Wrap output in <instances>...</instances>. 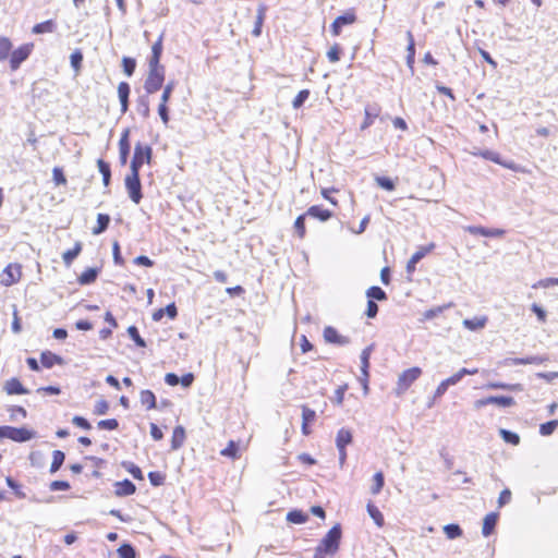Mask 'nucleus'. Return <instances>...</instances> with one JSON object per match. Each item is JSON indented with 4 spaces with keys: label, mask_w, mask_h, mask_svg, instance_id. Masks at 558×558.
<instances>
[{
    "label": "nucleus",
    "mask_w": 558,
    "mask_h": 558,
    "mask_svg": "<svg viewBox=\"0 0 558 558\" xmlns=\"http://www.w3.org/2000/svg\"><path fill=\"white\" fill-rule=\"evenodd\" d=\"M40 361L46 368H50L54 364H61L62 359L59 355L47 351L41 353Z\"/></svg>",
    "instance_id": "7c9ffc66"
},
{
    "label": "nucleus",
    "mask_w": 558,
    "mask_h": 558,
    "mask_svg": "<svg viewBox=\"0 0 558 558\" xmlns=\"http://www.w3.org/2000/svg\"><path fill=\"white\" fill-rule=\"evenodd\" d=\"M22 277V266L17 263L9 264L2 271L1 283L10 287L20 281Z\"/></svg>",
    "instance_id": "423d86ee"
},
{
    "label": "nucleus",
    "mask_w": 558,
    "mask_h": 558,
    "mask_svg": "<svg viewBox=\"0 0 558 558\" xmlns=\"http://www.w3.org/2000/svg\"><path fill=\"white\" fill-rule=\"evenodd\" d=\"M4 390L8 395H25L28 392L16 378L9 379L4 385Z\"/></svg>",
    "instance_id": "5701e85b"
},
{
    "label": "nucleus",
    "mask_w": 558,
    "mask_h": 558,
    "mask_svg": "<svg viewBox=\"0 0 558 558\" xmlns=\"http://www.w3.org/2000/svg\"><path fill=\"white\" fill-rule=\"evenodd\" d=\"M140 401L143 407H145L146 410H151L157 407L156 403V396L151 390L145 389L142 390L140 393Z\"/></svg>",
    "instance_id": "b1692460"
},
{
    "label": "nucleus",
    "mask_w": 558,
    "mask_h": 558,
    "mask_svg": "<svg viewBox=\"0 0 558 558\" xmlns=\"http://www.w3.org/2000/svg\"><path fill=\"white\" fill-rule=\"evenodd\" d=\"M466 368L463 367L461 369H459L456 374H453L452 376L446 378L447 383L450 385V386H454L457 385L465 375H466Z\"/></svg>",
    "instance_id": "680f3d73"
},
{
    "label": "nucleus",
    "mask_w": 558,
    "mask_h": 558,
    "mask_svg": "<svg viewBox=\"0 0 558 558\" xmlns=\"http://www.w3.org/2000/svg\"><path fill=\"white\" fill-rule=\"evenodd\" d=\"M308 519V515L301 510H292L287 514V521L294 524L305 523Z\"/></svg>",
    "instance_id": "72a5a7b5"
},
{
    "label": "nucleus",
    "mask_w": 558,
    "mask_h": 558,
    "mask_svg": "<svg viewBox=\"0 0 558 558\" xmlns=\"http://www.w3.org/2000/svg\"><path fill=\"white\" fill-rule=\"evenodd\" d=\"M500 436L501 438L506 441V442H509L511 445H519L520 442V437L518 434L513 433V432H510V430H507V429H500Z\"/></svg>",
    "instance_id": "a18cd8bd"
},
{
    "label": "nucleus",
    "mask_w": 558,
    "mask_h": 558,
    "mask_svg": "<svg viewBox=\"0 0 558 558\" xmlns=\"http://www.w3.org/2000/svg\"><path fill=\"white\" fill-rule=\"evenodd\" d=\"M488 322V317L485 315L482 316H475L473 318H465L462 322V325L465 329L470 331H478L486 327Z\"/></svg>",
    "instance_id": "dca6fc26"
},
{
    "label": "nucleus",
    "mask_w": 558,
    "mask_h": 558,
    "mask_svg": "<svg viewBox=\"0 0 558 558\" xmlns=\"http://www.w3.org/2000/svg\"><path fill=\"white\" fill-rule=\"evenodd\" d=\"M376 183L378 184V186H380L381 189H385L387 191H392L395 190V183L391 179L389 178H386V177H376L375 179Z\"/></svg>",
    "instance_id": "13d9d810"
},
{
    "label": "nucleus",
    "mask_w": 558,
    "mask_h": 558,
    "mask_svg": "<svg viewBox=\"0 0 558 558\" xmlns=\"http://www.w3.org/2000/svg\"><path fill=\"white\" fill-rule=\"evenodd\" d=\"M34 49V44H24L13 50L10 54V68L12 71H16L21 64L28 59Z\"/></svg>",
    "instance_id": "39448f33"
},
{
    "label": "nucleus",
    "mask_w": 558,
    "mask_h": 558,
    "mask_svg": "<svg viewBox=\"0 0 558 558\" xmlns=\"http://www.w3.org/2000/svg\"><path fill=\"white\" fill-rule=\"evenodd\" d=\"M266 10L267 9L265 5H259L257 9L256 21H255L254 28L252 31V35L255 37H258L262 34V26H263V23L265 20Z\"/></svg>",
    "instance_id": "c85d7f7f"
},
{
    "label": "nucleus",
    "mask_w": 558,
    "mask_h": 558,
    "mask_svg": "<svg viewBox=\"0 0 558 558\" xmlns=\"http://www.w3.org/2000/svg\"><path fill=\"white\" fill-rule=\"evenodd\" d=\"M364 113H365V119H364V122L361 124V130H366L374 123V120L380 113V108L376 104L367 105L365 107Z\"/></svg>",
    "instance_id": "f3484780"
},
{
    "label": "nucleus",
    "mask_w": 558,
    "mask_h": 558,
    "mask_svg": "<svg viewBox=\"0 0 558 558\" xmlns=\"http://www.w3.org/2000/svg\"><path fill=\"white\" fill-rule=\"evenodd\" d=\"M185 439V430L182 426H177L173 429L172 437H171V448L172 450H178L182 447Z\"/></svg>",
    "instance_id": "a878e982"
},
{
    "label": "nucleus",
    "mask_w": 558,
    "mask_h": 558,
    "mask_svg": "<svg viewBox=\"0 0 558 558\" xmlns=\"http://www.w3.org/2000/svg\"><path fill=\"white\" fill-rule=\"evenodd\" d=\"M153 158V149L149 145H144L141 142L136 143L134 147V155L131 160L130 169L133 172H140L144 163H150Z\"/></svg>",
    "instance_id": "f03ea898"
},
{
    "label": "nucleus",
    "mask_w": 558,
    "mask_h": 558,
    "mask_svg": "<svg viewBox=\"0 0 558 558\" xmlns=\"http://www.w3.org/2000/svg\"><path fill=\"white\" fill-rule=\"evenodd\" d=\"M374 350V345L371 344L368 347H366L362 353H361V372H362V375H363V378L361 379L362 383H363V387H364V390L367 391L368 389V367H369V356L372 354Z\"/></svg>",
    "instance_id": "9b49d317"
},
{
    "label": "nucleus",
    "mask_w": 558,
    "mask_h": 558,
    "mask_svg": "<svg viewBox=\"0 0 558 558\" xmlns=\"http://www.w3.org/2000/svg\"><path fill=\"white\" fill-rule=\"evenodd\" d=\"M64 459H65V456H64V453L62 451L54 450L53 454H52V463H51V466H50V472L51 473L57 472L61 468V465L63 464Z\"/></svg>",
    "instance_id": "ea45409f"
},
{
    "label": "nucleus",
    "mask_w": 558,
    "mask_h": 558,
    "mask_svg": "<svg viewBox=\"0 0 558 558\" xmlns=\"http://www.w3.org/2000/svg\"><path fill=\"white\" fill-rule=\"evenodd\" d=\"M130 92V85L126 82H121L118 85V96L121 104L122 113H125L128 111Z\"/></svg>",
    "instance_id": "a211bd4d"
},
{
    "label": "nucleus",
    "mask_w": 558,
    "mask_h": 558,
    "mask_svg": "<svg viewBox=\"0 0 558 558\" xmlns=\"http://www.w3.org/2000/svg\"><path fill=\"white\" fill-rule=\"evenodd\" d=\"M498 515L496 513H488L483 521L482 533L484 536H489L497 523Z\"/></svg>",
    "instance_id": "bb28decb"
},
{
    "label": "nucleus",
    "mask_w": 558,
    "mask_h": 558,
    "mask_svg": "<svg viewBox=\"0 0 558 558\" xmlns=\"http://www.w3.org/2000/svg\"><path fill=\"white\" fill-rule=\"evenodd\" d=\"M471 154L474 155V156H481L484 159H487V160H490V161H493L495 163L501 165V166H504L507 169H514L512 162H505V161H502L500 159L499 154L496 153V151L485 149V150H474Z\"/></svg>",
    "instance_id": "2eb2a0df"
},
{
    "label": "nucleus",
    "mask_w": 558,
    "mask_h": 558,
    "mask_svg": "<svg viewBox=\"0 0 558 558\" xmlns=\"http://www.w3.org/2000/svg\"><path fill=\"white\" fill-rule=\"evenodd\" d=\"M97 166H98V170L99 172L102 174V182H104V185L105 186H108L109 183H110V178H111V171H110V166L109 163H107L105 160L102 159H98L97 160Z\"/></svg>",
    "instance_id": "f704fd0d"
},
{
    "label": "nucleus",
    "mask_w": 558,
    "mask_h": 558,
    "mask_svg": "<svg viewBox=\"0 0 558 558\" xmlns=\"http://www.w3.org/2000/svg\"><path fill=\"white\" fill-rule=\"evenodd\" d=\"M57 29V24L53 20H47L33 26L32 33L39 35L46 33H53Z\"/></svg>",
    "instance_id": "393cba45"
},
{
    "label": "nucleus",
    "mask_w": 558,
    "mask_h": 558,
    "mask_svg": "<svg viewBox=\"0 0 558 558\" xmlns=\"http://www.w3.org/2000/svg\"><path fill=\"white\" fill-rule=\"evenodd\" d=\"M465 231L473 235H482L488 238H500L505 234L504 229H487L481 226H468Z\"/></svg>",
    "instance_id": "ddd939ff"
},
{
    "label": "nucleus",
    "mask_w": 558,
    "mask_h": 558,
    "mask_svg": "<svg viewBox=\"0 0 558 558\" xmlns=\"http://www.w3.org/2000/svg\"><path fill=\"white\" fill-rule=\"evenodd\" d=\"M557 426H558V421H556V420L546 422L539 426V433L543 436H549L555 432Z\"/></svg>",
    "instance_id": "49530a36"
},
{
    "label": "nucleus",
    "mask_w": 558,
    "mask_h": 558,
    "mask_svg": "<svg viewBox=\"0 0 558 558\" xmlns=\"http://www.w3.org/2000/svg\"><path fill=\"white\" fill-rule=\"evenodd\" d=\"M323 336L327 343L337 345H347L350 343V339L348 337L340 335L337 329L331 326L325 327Z\"/></svg>",
    "instance_id": "9d476101"
},
{
    "label": "nucleus",
    "mask_w": 558,
    "mask_h": 558,
    "mask_svg": "<svg viewBox=\"0 0 558 558\" xmlns=\"http://www.w3.org/2000/svg\"><path fill=\"white\" fill-rule=\"evenodd\" d=\"M353 440L352 432L345 427H342L338 430L336 437V447L337 449H343L348 445H350Z\"/></svg>",
    "instance_id": "aec40b11"
},
{
    "label": "nucleus",
    "mask_w": 558,
    "mask_h": 558,
    "mask_svg": "<svg viewBox=\"0 0 558 558\" xmlns=\"http://www.w3.org/2000/svg\"><path fill=\"white\" fill-rule=\"evenodd\" d=\"M374 484L371 488L372 494L377 495L384 486V474L381 472L375 473L373 477Z\"/></svg>",
    "instance_id": "de8ad7c7"
},
{
    "label": "nucleus",
    "mask_w": 558,
    "mask_h": 558,
    "mask_svg": "<svg viewBox=\"0 0 558 558\" xmlns=\"http://www.w3.org/2000/svg\"><path fill=\"white\" fill-rule=\"evenodd\" d=\"M549 360L547 355H532L526 357H508L502 361L504 365H526V364H544Z\"/></svg>",
    "instance_id": "1a4fd4ad"
},
{
    "label": "nucleus",
    "mask_w": 558,
    "mask_h": 558,
    "mask_svg": "<svg viewBox=\"0 0 558 558\" xmlns=\"http://www.w3.org/2000/svg\"><path fill=\"white\" fill-rule=\"evenodd\" d=\"M122 64H123L124 73L128 76H131L134 73V71H135V66H136L135 60L132 59V58L124 57L123 60H122Z\"/></svg>",
    "instance_id": "864d4df0"
},
{
    "label": "nucleus",
    "mask_w": 558,
    "mask_h": 558,
    "mask_svg": "<svg viewBox=\"0 0 558 558\" xmlns=\"http://www.w3.org/2000/svg\"><path fill=\"white\" fill-rule=\"evenodd\" d=\"M421 375L422 369L416 366L403 371L399 375L395 393L397 396H402Z\"/></svg>",
    "instance_id": "7ed1b4c3"
},
{
    "label": "nucleus",
    "mask_w": 558,
    "mask_h": 558,
    "mask_svg": "<svg viewBox=\"0 0 558 558\" xmlns=\"http://www.w3.org/2000/svg\"><path fill=\"white\" fill-rule=\"evenodd\" d=\"M149 71L158 70V71H165V66L160 64V56L151 54L149 59Z\"/></svg>",
    "instance_id": "338daca9"
},
{
    "label": "nucleus",
    "mask_w": 558,
    "mask_h": 558,
    "mask_svg": "<svg viewBox=\"0 0 558 558\" xmlns=\"http://www.w3.org/2000/svg\"><path fill=\"white\" fill-rule=\"evenodd\" d=\"M367 296L371 299V300H378V301H383V300H386L387 299V295H386V292L379 288V287H371L367 292H366Z\"/></svg>",
    "instance_id": "37998d69"
},
{
    "label": "nucleus",
    "mask_w": 558,
    "mask_h": 558,
    "mask_svg": "<svg viewBox=\"0 0 558 558\" xmlns=\"http://www.w3.org/2000/svg\"><path fill=\"white\" fill-rule=\"evenodd\" d=\"M341 535L342 532L340 524L333 525L320 541V544L317 546V548L325 551L326 555H335L339 549Z\"/></svg>",
    "instance_id": "f257e3e1"
},
{
    "label": "nucleus",
    "mask_w": 558,
    "mask_h": 558,
    "mask_svg": "<svg viewBox=\"0 0 558 558\" xmlns=\"http://www.w3.org/2000/svg\"><path fill=\"white\" fill-rule=\"evenodd\" d=\"M124 184L131 201L138 204L143 197L140 172H133L131 170L125 177Z\"/></svg>",
    "instance_id": "20e7f679"
},
{
    "label": "nucleus",
    "mask_w": 558,
    "mask_h": 558,
    "mask_svg": "<svg viewBox=\"0 0 558 558\" xmlns=\"http://www.w3.org/2000/svg\"><path fill=\"white\" fill-rule=\"evenodd\" d=\"M118 554L120 558H135V550L130 544H123L119 547Z\"/></svg>",
    "instance_id": "3c124183"
},
{
    "label": "nucleus",
    "mask_w": 558,
    "mask_h": 558,
    "mask_svg": "<svg viewBox=\"0 0 558 558\" xmlns=\"http://www.w3.org/2000/svg\"><path fill=\"white\" fill-rule=\"evenodd\" d=\"M407 38L409 41L408 47H407V52H408L407 64L410 68H413L414 60H415V43H414L413 34L411 31L407 32Z\"/></svg>",
    "instance_id": "cd10ccee"
},
{
    "label": "nucleus",
    "mask_w": 558,
    "mask_h": 558,
    "mask_svg": "<svg viewBox=\"0 0 558 558\" xmlns=\"http://www.w3.org/2000/svg\"><path fill=\"white\" fill-rule=\"evenodd\" d=\"M72 423L74 425H76L77 427H81L83 429H90L92 428V425L89 424V422L86 418H84L83 416H78V415L74 416L72 418Z\"/></svg>",
    "instance_id": "774afa93"
},
{
    "label": "nucleus",
    "mask_w": 558,
    "mask_h": 558,
    "mask_svg": "<svg viewBox=\"0 0 558 558\" xmlns=\"http://www.w3.org/2000/svg\"><path fill=\"white\" fill-rule=\"evenodd\" d=\"M12 49V43L8 37L0 36V61L8 59Z\"/></svg>",
    "instance_id": "4c0bfd02"
},
{
    "label": "nucleus",
    "mask_w": 558,
    "mask_h": 558,
    "mask_svg": "<svg viewBox=\"0 0 558 558\" xmlns=\"http://www.w3.org/2000/svg\"><path fill=\"white\" fill-rule=\"evenodd\" d=\"M108 410H109V403L106 400L100 399L95 404L94 413L97 415H104L108 412Z\"/></svg>",
    "instance_id": "0e129e2a"
},
{
    "label": "nucleus",
    "mask_w": 558,
    "mask_h": 558,
    "mask_svg": "<svg viewBox=\"0 0 558 558\" xmlns=\"http://www.w3.org/2000/svg\"><path fill=\"white\" fill-rule=\"evenodd\" d=\"M444 532L449 539H454L462 535V530L458 524H447L444 526Z\"/></svg>",
    "instance_id": "79ce46f5"
},
{
    "label": "nucleus",
    "mask_w": 558,
    "mask_h": 558,
    "mask_svg": "<svg viewBox=\"0 0 558 558\" xmlns=\"http://www.w3.org/2000/svg\"><path fill=\"white\" fill-rule=\"evenodd\" d=\"M81 251H82V243L76 242L74 244L73 248L68 250L62 254L63 263L66 266H70L73 263V260L80 255Z\"/></svg>",
    "instance_id": "c756f323"
},
{
    "label": "nucleus",
    "mask_w": 558,
    "mask_h": 558,
    "mask_svg": "<svg viewBox=\"0 0 558 558\" xmlns=\"http://www.w3.org/2000/svg\"><path fill=\"white\" fill-rule=\"evenodd\" d=\"M97 425H98V428H100V429L114 430L118 428L119 423L116 418H108V420L99 421Z\"/></svg>",
    "instance_id": "6e6d98bb"
},
{
    "label": "nucleus",
    "mask_w": 558,
    "mask_h": 558,
    "mask_svg": "<svg viewBox=\"0 0 558 558\" xmlns=\"http://www.w3.org/2000/svg\"><path fill=\"white\" fill-rule=\"evenodd\" d=\"M367 512L377 526L381 527L384 525V515L376 506L371 502L367 504Z\"/></svg>",
    "instance_id": "c9c22d12"
},
{
    "label": "nucleus",
    "mask_w": 558,
    "mask_h": 558,
    "mask_svg": "<svg viewBox=\"0 0 558 558\" xmlns=\"http://www.w3.org/2000/svg\"><path fill=\"white\" fill-rule=\"evenodd\" d=\"M435 248L434 243H429L426 246H421L408 260L407 271L412 274L415 270L416 264L424 258L428 253H430Z\"/></svg>",
    "instance_id": "f8f14e48"
},
{
    "label": "nucleus",
    "mask_w": 558,
    "mask_h": 558,
    "mask_svg": "<svg viewBox=\"0 0 558 558\" xmlns=\"http://www.w3.org/2000/svg\"><path fill=\"white\" fill-rule=\"evenodd\" d=\"M110 222V217L106 214H98L97 216V227L93 229L94 234L102 233Z\"/></svg>",
    "instance_id": "e433bc0d"
},
{
    "label": "nucleus",
    "mask_w": 558,
    "mask_h": 558,
    "mask_svg": "<svg viewBox=\"0 0 558 558\" xmlns=\"http://www.w3.org/2000/svg\"><path fill=\"white\" fill-rule=\"evenodd\" d=\"M35 437V432L31 430L26 427H7V438L16 441V442H25Z\"/></svg>",
    "instance_id": "6e6552de"
},
{
    "label": "nucleus",
    "mask_w": 558,
    "mask_h": 558,
    "mask_svg": "<svg viewBox=\"0 0 558 558\" xmlns=\"http://www.w3.org/2000/svg\"><path fill=\"white\" fill-rule=\"evenodd\" d=\"M310 97V90L308 89H302L299 92V94L295 96V98L292 101V106L294 109H299L303 106V104Z\"/></svg>",
    "instance_id": "c03bdc74"
},
{
    "label": "nucleus",
    "mask_w": 558,
    "mask_h": 558,
    "mask_svg": "<svg viewBox=\"0 0 558 558\" xmlns=\"http://www.w3.org/2000/svg\"><path fill=\"white\" fill-rule=\"evenodd\" d=\"M316 413L314 410L306 405L302 407V422L312 423L315 420Z\"/></svg>",
    "instance_id": "69168bd1"
},
{
    "label": "nucleus",
    "mask_w": 558,
    "mask_h": 558,
    "mask_svg": "<svg viewBox=\"0 0 558 558\" xmlns=\"http://www.w3.org/2000/svg\"><path fill=\"white\" fill-rule=\"evenodd\" d=\"M340 46L338 44H335L327 52V58L330 62L335 63L340 60Z\"/></svg>",
    "instance_id": "bf43d9fd"
},
{
    "label": "nucleus",
    "mask_w": 558,
    "mask_h": 558,
    "mask_svg": "<svg viewBox=\"0 0 558 558\" xmlns=\"http://www.w3.org/2000/svg\"><path fill=\"white\" fill-rule=\"evenodd\" d=\"M114 487H116V489H114L116 495L120 496V497L130 496V495L134 494L136 490L135 485L129 480L117 482L114 484Z\"/></svg>",
    "instance_id": "4be33fe9"
},
{
    "label": "nucleus",
    "mask_w": 558,
    "mask_h": 558,
    "mask_svg": "<svg viewBox=\"0 0 558 558\" xmlns=\"http://www.w3.org/2000/svg\"><path fill=\"white\" fill-rule=\"evenodd\" d=\"M165 82V71H149L144 83V89L147 94H154L162 87Z\"/></svg>",
    "instance_id": "0eeeda50"
},
{
    "label": "nucleus",
    "mask_w": 558,
    "mask_h": 558,
    "mask_svg": "<svg viewBox=\"0 0 558 558\" xmlns=\"http://www.w3.org/2000/svg\"><path fill=\"white\" fill-rule=\"evenodd\" d=\"M130 130L125 129L119 141V159L122 166L126 165L129 154H130V141H129Z\"/></svg>",
    "instance_id": "4468645a"
},
{
    "label": "nucleus",
    "mask_w": 558,
    "mask_h": 558,
    "mask_svg": "<svg viewBox=\"0 0 558 558\" xmlns=\"http://www.w3.org/2000/svg\"><path fill=\"white\" fill-rule=\"evenodd\" d=\"M355 16L353 14H344L338 16L333 23L331 24V32L335 36H338L341 32V27L343 25H349L354 23Z\"/></svg>",
    "instance_id": "412c9836"
},
{
    "label": "nucleus",
    "mask_w": 558,
    "mask_h": 558,
    "mask_svg": "<svg viewBox=\"0 0 558 558\" xmlns=\"http://www.w3.org/2000/svg\"><path fill=\"white\" fill-rule=\"evenodd\" d=\"M174 87H175L174 81H170L166 84V86L163 87L161 97H160L161 104H168V101L170 100V97L172 95V92L174 90Z\"/></svg>",
    "instance_id": "09e8293b"
},
{
    "label": "nucleus",
    "mask_w": 558,
    "mask_h": 558,
    "mask_svg": "<svg viewBox=\"0 0 558 558\" xmlns=\"http://www.w3.org/2000/svg\"><path fill=\"white\" fill-rule=\"evenodd\" d=\"M490 404H496L501 408H509L514 405L515 401L512 397L507 396H490L488 397Z\"/></svg>",
    "instance_id": "2f4dec72"
},
{
    "label": "nucleus",
    "mask_w": 558,
    "mask_h": 558,
    "mask_svg": "<svg viewBox=\"0 0 558 558\" xmlns=\"http://www.w3.org/2000/svg\"><path fill=\"white\" fill-rule=\"evenodd\" d=\"M553 286H558V278H545V279H541L538 280L537 282H535L532 287L534 289H537V288H549V287H553Z\"/></svg>",
    "instance_id": "4d7b16f0"
},
{
    "label": "nucleus",
    "mask_w": 558,
    "mask_h": 558,
    "mask_svg": "<svg viewBox=\"0 0 558 558\" xmlns=\"http://www.w3.org/2000/svg\"><path fill=\"white\" fill-rule=\"evenodd\" d=\"M531 311L537 316L539 323H545L547 319L546 311L536 303L531 305Z\"/></svg>",
    "instance_id": "052dcab7"
},
{
    "label": "nucleus",
    "mask_w": 558,
    "mask_h": 558,
    "mask_svg": "<svg viewBox=\"0 0 558 558\" xmlns=\"http://www.w3.org/2000/svg\"><path fill=\"white\" fill-rule=\"evenodd\" d=\"M148 478L153 486H160L165 482V475L160 472H149Z\"/></svg>",
    "instance_id": "e2e57ef3"
},
{
    "label": "nucleus",
    "mask_w": 558,
    "mask_h": 558,
    "mask_svg": "<svg viewBox=\"0 0 558 558\" xmlns=\"http://www.w3.org/2000/svg\"><path fill=\"white\" fill-rule=\"evenodd\" d=\"M221 454L232 459L238 458V445L233 440L229 441L228 446L221 450Z\"/></svg>",
    "instance_id": "603ef678"
},
{
    "label": "nucleus",
    "mask_w": 558,
    "mask_h": 558,
    "mask_svg": "<svg viewBox=\"0 0 558 558\" xmlns=\"http://www.w3.org/2000/svg\"><path fill=\"white\" fill-rule=\"evenodd\" d=\"M451 306H452V303H449V304H445V305H440V306H436V307L429 308V310L424 312L423 320H430V319L435 318L436 316H438L439 314H441L445 310H447V308H449Z\"/></svg>",
    "instance_id": "58836bf2"
},
{
    "label": "nucleus",
    "mask_w": 558,
    "mask_h": 558,
    "mask_svg": "<svg viewBox=\"0 0 558 558\" xmlns=\"http://www.w3.org/2000/svg\"><path fill=\"white\" fill-rule=\"evenodd\" d=\"M128 333L138 347H146L145 340L140 336L138 330L135 326H130L128 328Z\"/></svg>",
    "instance_id": "8fccbe9b"
},
{
    "label": "nucleus",
    "mask_w": 558,
    "mask_h": 558,
    "mask_svg": "<svg viewBox=\"0 0 558 558\" xmlns=\"http://www.w3.org/2000/svg\"><path fill=\"white\" fill-rule=\"evenodd\" d=\"M98 270L96 268H87L81 274L77 280L82 286L89 284L96 280Z\"/></svg>",
    "instance_id": "473e14b6"
},
{
    "label": "nucleus",
    "mask_w": 558,
    "mask_h": 558,
    "mask_svg": "<svg viewBox=\"0 0 558 558\" xmlns=\"http://www.w3.org/2000/svg\"><path fill=\"white\" fill-rule=\"evenodd\" d=\"M305 213L307 217L318 219L319 221H327L332 216L330 210L317 205L311 206Z\"/></svg>",
    "instance_id": "6ab92c4d"
},
{
    "label": "nucleus",
    "mask_w": 558,
    "mask_h": 558,
    "mask_svg": "<svg viewBox=\"0 0 558 558\" xmlns=\"http://www.w3.org/2000/svg\"><path fill=\"white\" fill-rule=\"evenodd\" d=\"M307 217L306 213L300 215L294 221V230L300 239L305 236V218Z\"/></svg>",
    "instance_id": "a19ab883"
},
{
    "label": "nucleus",
    "mask_w": 558,
    "mask_h": 558,
    "mask_svg": "<svg viewBox=\"0 0 558 558\" xmlns=\"http://www.w3.org/2000/svg\"><path fill=\"white\" fill-rule=\"evenodd\" d=\"M70 60H71V65L72 68L77 72L80 71L81 66H82V61H83V54L80 50H75L74 52H72L71 57H70Z\"/></svg>",
    "instance_id": "5fc2aeb1"
}]
</instances>
